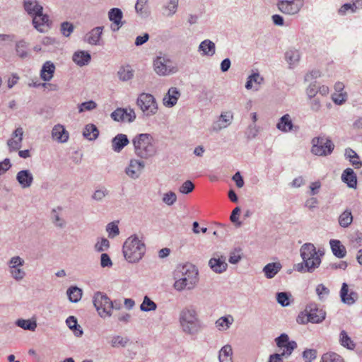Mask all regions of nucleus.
I'll return each instance as SVG.
<instances>
[{
	"label": "nucleus",
	"mask_w": 362,
	"mask_h": 362,
	"mask_svg": "<svg viewBox=\"0 0 362 362\" xmlns=\"http://www.w3.org/2000/svg\"><path fill=\"white\" fill-rule=\"evenodd\" d=\"M312 153L319 156L330 155L334 148V144L332 141L325 136H317L313 138L312 140Z\"/></svg>",
	"instance_id": "obj_7"
},
{
	"label": "nucleus",
	"mask_w": 362,
	"mask_h": 362,
	"mask_svg": "<svg viewBox=\"0 0 362 362\" xmlns=\"http://www.w3.org/2000/svg\"><path fill=\"white\" fill-rule=\"evenodd\" d=\"M357 8V6H356V4H343L339 9L338 12L340 15H345L346 13L349 11V10H351V11L354 13L356 11Z\"/></svg>",
	"instance_id": "obj_62"
},
{
	"label": "nucleus",
	"mask_w": 362,
	"mask_h": 362,
	"mask_svg": "<svg viewBox=\"0 0 362 362\" xmlns=\"http://www.w3.org/2000/svg\"><path fill=\"white\" fill-rule=\"evenodd\" d=\"M23 7L25 11L33 18L43 11L42 6L38 4L37 0H24Z\"/></svg>",
	"instance_id": "obj_21"
},
{
	"label": "nucleus",
	"mask_w": 362,
	"mask_h": 362,
	"mask_svg": "<svg viewBox=\"0 0 362 362\" xmlns=\"http://www.w3.org/2000/svg\"><path fill=\"white\" fill-rule=\"evenodd\" d=\"M320 362H344V360L337 353L327 352L322 356Z\"/></svg>",
	"instance_id": "obj_46"
},
{
	"label": "nucleus",
	"mask_w": 362,
	"mask_h": 362,
	"mask_svg": "<svg viewBox=\"0 0 362 362\" xmlns=\"http://www.w3.org/2000/svg\"><path fill=\"white\" fill-rule=\"evenodd\" d=\"M234 321L230 315L219 317L215 322L216 327L220 331H225L230 328Z\"/></svg>",
	"instance_id": "obj_33"
},
{
	"label": "nucleus",
	"mask_w": 362,
	"mask_h": 362,
	"mask_svg": "<svg viewBox=\"0 0 362 362\" xmlns=\"http://www.w3.org/2000/svg\"><path fill=\"white\" fill-rule=\"evenodd\" d=\"M123 254L131 263L139 262L146 252L145 244L134 235L128 238L123 245Z\"/></svg>",
	"instance_id": "obj_3"
},
{
	"label": "nucleus",
	"mask_w": 362,
	"mask_h": 362,
	"mask_svg": "<svg viewBox=\"0 0 362 362\" xmlns=\"http://www.w3.org/2000/svg\"><path fill=\"white\" fill-rule=\"evenodd\" d=\"M176 279L173 287L177 291L185 289L191 290L194 288L198 281V270L192 264L179 265L174 274Z\"/></svg>",
	"instance_id": "obj_1"
},
{
	"label": "nucleus",
	"mask_w": 362,
	"mask_h": 362,
	"mask_svg": "<svg viewBox=\"0 0 362 362\" xmlns=\"http://www.w3.org/2000/svg\"><path fill=\"white\" fill-rule=\"evenodd\" d=\"M123 17L122 11L119 8H112L108 12V18L110 21H112L115 25H117V28H112V30L113 31H117L119 29L120 27L123 25V22L122 21Z\"/></svg>",
	"instance_id": "obj_19"
},
{
	"label": "nucleus",
	"mask_w": 362,
	"mask_h": 362,
	"mask_svg": "<svg viewBox=\"0 0 362 362\" xmlns=\"http://www.w3.org/2000/svg\"><path fill=\"white\" fill-rule=\"evenodd\" d=\"M108 194H109V190H107V188L103 187L99 189H96L93 192L91 198L95 201L101 202Z\"/></svg>",
	"instance_id": "obj_51"
},
{
	"label": "nucleus",
	"mask_w": 362,
	"mask_h": 362,
	"mask_svg": "<svg viewBox=\"0 0 362 362\" xmlns=\"http://www.w3.org/2000/svg\"><path fill=\"white\" fill-rule=\"evenodd\" d=\"M49 21V17L47 15H45L41 12V13L36 14L35 17L33 18V24L38 31L40 33H43L44 30L42 28V26L47 24Z\"/></svg>",
	"instance_id": "obj_35"
},
{
	"label": "nucleus",
	"mask_w": 362,
	"mask_h": 362,
	"mask_svg": "<svg viewBox=\"0 0 362 362\" xmlns=\"http://www.w3.org/2000/svg\"><path fill=\"white\" fill-rule=\"evenodd\" d=\"M194 189V185L191 180H186L179 188L180 193L187 194L192 192Z\"/></svg>",
	"instance_id": "obj_54"
},
{
	"label": "nucleus",
	"mask_w": 362,
	"mask_h": 362,
	"mask_svg": "<svg viewBox=\"0 0 362 362\" xmlns=\"http://www.w3.org/2000/svg\"><path fill=\"white\" fill-rule=\"evenodd\" d=\"M117 76L119 80L122 81H127L133 78L134 71L129 65L126 66H122L117 71Z\"/></svg>",
	"instance_id": "obj_39"
},
{
	"label": "nucleus",
	"mask_w": 362,
	"mask_h": 362,
	"mask_svg": "<svg viewBox=\"0 0 362 362\" xmlns=\"http://www.w3.org/2000/svg\"><path fill=\"white\" fill-rule=\"evenodd\" d=\"M305 311L308 313V318L307 320H310L312 323H320L326 317V312L322 308H320L315 303L308 304Z\"/></svg>",
	"instance_id": "obj_11"
},
{
	"label": "nucleus",
	"mask_w": 362,
	"mask_h": 362,
	"mask_svg": "<svg viewBox=\"0 0 362 362\" xmlns=\"http://www.w3.org/2000/svg\"><path fill=\"white\" fill-rule=\"evenodd\" d=\"M275 341L278 347L283 348V346L289 341V337L288 334L283 333L275 339Z\"/></svg>",
	"instance_id": "obj_64"
},
{
	"label": "nucleus",
	"mask_w": 362,
	"mask_h": 362,
	"mask_svg": "<svg viewBox=\"0 0 362 362\" xmlns=\"http://www.w3.org/2000/svg\"><path fill=\"white\" fill-rule=\"evenodd\" d=\"M91 59L90 54L86 51H76L72 56V60L79 66L87 65Z\"/></svg>",
	"instance_id": "obj_25"
},
{
	"label": "nucleus",
	"mask_w": 362,
	"mask_h": 362,
	"mask_svg": "<svg viewBox=\"0 0 362 362\" xmlns=\"http://www.w3.org/2000/svg\"><path fill=\"white\" fill-rule=\"evenodd\" d=\"M153 67L159 76H167L177 71L176 68L172 65L171 60L165 56H158L153 61Z\"/></svg>",
	"instance_id": "obj_9"
},
{
	"label": "nucleus",
	"mask_w": 362,
	"mask_h": 362,
	"mask_svg": "<svg viewBox=\"0 0 362 362\" xmlns=\"http://www.w3.org/2000/svg\"><path fill=\"white\" fill-rule=\"evenodd\" d=\"M55 71V65L51 61L45 62L40 71V77L44 81H50Z\"/></svg>",
	"instance_id": "obj_27"
},
{
	"label": "nucleus",
	"mask_w": 362,
	"mask_h": 362,
	"mask_svg": "<svg viewBox=\"0 0 362 362\" xmlns=\"http://www.w3.org/2000/svg\"><path fill=\"white\" fill-rule=\"evenodd\" d=\"M74 26L72 23L64 21L61 23L60 31L64 37H69L74 32Z\"/></svg>",
	"instance_id": "obj_49"
},
{
	"label": "nucleus",
	"mask_w": 362,
	"mask_h": 362,
	"mask_svg": "<svg viewBox=\"0 0 362 362\" xmlns=\"http://www.w3.org/2000/svg\"><path fill=\"white\" fill-rule=\"evenodd\" d=\"M28 43L22 40L18 41L16 44V52L17 55L21 59H25L28 56Z\"/></svg>",
	"instance_id": "obj_43"
},
{
	"label": "nucleus",
	"mask_w": 362,
	"mask_h": 362,
	"mask_svg": "<svg viewBox=\"0 0 362 362\" xmlns=\"http://www.w3.org/2000/svg\"><path fill=\"white\" fill-rule=\"evenodd\" d=\"M135 154L141 158L147 159L153 156L156 148L153 144V137L149 134H139L132 139Z\"/></svg>",
	"instance_id": "obj_4"
},
{
	"label": "nucleus",
	"mask_w": 362,
	"mask_h": 362,
	"mask_svg": "<svg viewBox=\"0 0 362 362\" xmlns=\"http://www.w3.org/2000/svg\"><path fill=\"white\" fill-rule=\"evenodd\" d=\"M199 51H202L203 55L212 57L216 52L215 44L210 40H204L199 45Z\"/></svg>",
	"instance_id": "obj_31"
},
{
	"label": "nucleus",
	"mask_w": 362,
	"mask_h": 362,
	"mask_svg": "<svg viewBox=\"0 0 362 362\" xmlns=\"http://www.w3.org/2000/svg\"><path fill=\"white\" fill-rule=\"evenodd\" d=\"M316 293L320 300L326 298L329 294V290L324 284H318L316 287Z\"/></svg>",
	"instance_id": "obj_55"
},
{
	"label": "nucleus",
	"mask_w": 362,
	"mask_h": 362,
	"mask_svg": "<svg viewBox=\"0 0 362 362\" xmlns=\"http://www.w3.org/2000/svg\"><path fill=\"white\" fill-rule=\"evenodd\" d=\"M110 117L116 122H132L136 119V114L132 108L118 107L111 113Z\"/></svg>",
	"instance_id": "obj_12"
},
{
	"label": "nucleus",
	"mask_w": 362,
	"mask_h": 362,
	"mask_svg": "<svg viewBox=\"0 0 362 362\" xmlns=\"http://www.w3.org/2000/svg\"><path fill=\"white\" fill-rule=\"evenodd\" d=\"M33 180V175L29 170H22L16 175V180L23 189L30 187Z\"/></svg>",
	"instance_id": "obj_16"
},
{
	"label": "nucleus",
	"mask_w": 362,
	"mask_h": 362,
	"mask_svg": "<svg viewBox=\"0 0 362 362\" xmlns=\"http://www.w3.org/2000/svg\"><path fill=\"white\" fill-rule=\"evenodd\" d=\"M293 127V124L288 114L283 115L276 124V128L283 132H290Z\"/></svg>",
	"instance_id": "obj_29"
},
{
	"label": "nucleus",
	"mask_w": 362,
	"mask_h": 362,
	"mask_svg": "<svg viewBox=\"0 0 362 362\" xmlns=\"http://www.w3.org/2000/svg\"><path fill=\"white\" fill-rule=\"evenodd\" d=\"M128 341L129 339L127 338H124L121 336L117 335L112 338L110 343L112 347H124L127 344Z\"/></svg>",
	"instance_id": "obj_53"
},
{
	"label": "nucleus",
	"mask_w": 362,
	"mask_h": 362,
	"mask_svg": "<svg viewBox=\"0 0 362 362\" xmlns=\"http://www.w3.org/2000/svg\"><path fill=\"white\" fill-rule=\"evenodd\" d=\"M177 201V196L173 192H168L164 194L163 197V202L168 206H171Z\"/></svg>",
	"instance_id": "obj_56"
},
{
	"label": "nucleus",
	"mask_w": 362,
	"mask_h": 362,
	"mask_svg": "<svg viewBox=\"0 0 362 362\" xmlns=\"http://www.w3.org/2000/svg\"><path fill=\"white\" fill-rule=\"evenodd\" d=\"M263 81V78L260 76L258 73L253 74L247 78V81L245 83V88L247 89H251L252 88V83H255L259 85Z\"/></svg>",
	"instance_id": "obj_48"
},
{
	"label": "nucleus",
	"mask_w": 362,
	"mask_h": 362,
	"mask_svg": "<svg viewBox=\"0 0 362 362\" xmlns=\"http://www.w3.org/2000/svg\"><path fill=\"white\" fill-rule=\"evenodd\" d=\"M93 302L96 310L101 317H110L112 315V300L105 293L98 291L94 294Z\"/></svg>",
	"instance_id": "obj_6"
},
{
	"label": "nucleus",
	"mask_w": 362,
	"mask_h": 362,
	"mask_svg": "<svg viewBox=\"0 0 362 362\" xmlns=\"http://www.w3.org/2000/svg\"><path fill=\"white\" fill-rule=\"evenodd\" d=\"M136 104L146 116H152L157 112V103L153 95L150 93H141L137 98Z\"/></svg>",
	"instance_id": "obj_8"
},
{
	"label": "nucleus",
	"mask_w": 362,
	"mask_h": 362,
	"mask_svg": "<svg viewBox=\"0 0 362 362\" xmlns=\"http://www.w3.org/2000/svg\"><path fill=\"white\" fill-rule=\"evenodd\" d=\"M66 323L69 328L74 331L76 337H81L83 334V330L80 325H78L77 319L74 316H69L66 320Z\"/></svg>",
	"instance_id": "obj_38"
},
{
	"label": "nucleus",
	"mask_w": 362,
	"mask_h": 362,
	"mask_svg": "<svg viewBox=\"0 0 362 362\" xmlns=\"http://www.w3.org/2000/svg\"><path fill=\"white\" fill-rule=\"evenodd\" d=\"M353 221V216L351 210L346 209L339 217V223L343 228H347Z\"/></svg>",
	"instance_id": "obj_41"
},
{
	"label": "nucleus",
	"mask_w": 362,
	"mask_h": 362,
	"mask_svg": "<svg viewBox=\"0 0 362 362\" xmlns=\"http://www.w3.org/2000/svg\"><path fill=\"white\" fill-rule=\"evenodd\" d=\"M233 115L230 112L221 113L219 120L213 124V130L218 132L223 128H226L231 123Z\"/></svg>",
	"instance_id": "obj_22"
},
{
	"label": "nucleus",
	"mask_w": 362,
	"mask_h": 362,
	"mask_svg": "<svg viewBox=\"0 0 362 362\" xmlns=\"http://www.w3.org/2000/svg\"><path fill=\"white\" fill-rule=\"evenodd\" d=\"M157 308L156 303L149 297L145 296L142 303L140 305V310L144 312H150L156 310Z\"/></svg>",
	"instance_id": "obj_44"
},
{
	"label": "nucleus",
	"mask_w": 362,
	"mask_h": 362,
	"mask_svg": "<svg viewBox=\"0 0 362 362\" xmlns=\"http://www.w3.org/2000/svg\"><path fill=\"white\" fill-rule=\"evenodd\" d=\"M285 58L291 68L292 66H296L298 63L300 55L298 50L290 49L285 53Z\"/></svg>",
	"instance_id": "obj_40"
},
{
	"label": "nucleus",
	"mask_w": 362,
	"mask_h": 362,
	"mask_svg": "<svg viewBox=\"0 0 362 362\" xmlns=\"http://www.w3.org/2000/svg\"><path fill=\"white\" fill-rule=\"evenodd\" d=\"M129 144V140L126 134H118L112 139V149L116 153H119Z\"/></svg>",
	"instance_id": "obj_17"
},
{
	"label": "nucleus",
	"mask_w": 362,
	"mask_h": 362,
	"mask_svg": "<svg viewBox=\"0 0 362 362\" xmlns=\"http://www.w3.org/2000/svg\"><path fill=\"white\" fill-rule=\"evenodd\" d=\"M83 135L86 139L93 141L98 137L99 130L95 124H88L84 128Z\"/></svg>",
	"instance_id": "obj_34"
},
{
	"label": "nucleus",
	"mask_w": 362,
	"mask_h": 362,
	"mask_svg": "<svg viewBox=\"0 0 362 362\" xmlns=\"http://www.w3.org/2000/svg\"><path fill=\"white\" fill-rule=\"evenodd\" d=\"M179 0H169L166 4H164L162 8L165 11L163 15L167 17L173 16L177 11Z\"/></svg>",
	"instance_id": "obj_36"
},
{
	"label": "nucleus",
	"mask_w": 362,
	"mask_h": 362,
	"mask_svg": "<svg viewBox=\"0 0 362 362\" xmlns=\"http://www.w3.org/2000/svg\"><path fill=\"white\" fill-rule=\"evenodd\" d=\"M23 129L18 127L12 134V137L8 140L7 145L10 151H16L21 148Z\"/></svg>",
	"instance_id": "obj_14"
},
{
	"label": "nucleus",
	"mask_w": 362,
	"mask_h": 362,
	"mask_svg": "<svg viewBox=\"0 0 362 362\" xmlns=\"http://www.w3.org/2000/svg\"><path fill=\"white\" fill-rule=\"evenodd\" d=\"M66 294L71 302L78 303L82 297V290L77 286H72L67 289Z\"/></svg>",
	"instance_id": "obj_37"
},
{
	"label": "nucleus",
	"mask_w": 362,
	"mask_h": 362,
	"mask_svg": "<svg viewBox=\"0 0 362 362\" xmlns=\"http://www.w3.org/2000/svg\"><path fill=\"white\" fill-rule=\"evenodd\" d=\"M103 26H98L94 28L86 35L85 40L90 45H99V42L103 33Z\"/></svg>",
	"instance_id": "obj_28"
},
{
	"label": "nucleus",
	"mask_w": 362,
	"mask_h": 362,
	"mask_svg": "<svg viewBox=\"0 0 362 362\" xmlns=\"http://www.w3.org/2000/svg\"><path fill=\"white\" fill-rule=\"evenodd\" d=\"M349 286L346 283H343L341 291H340V297L341 301L347 305H352L355 303L357 298V293L351 291L349 294Z\"/></svg>",
	"instance_id": "obj_20"
},
{
	"label": "nucleus",
	"mask_w": 362,
	"mask_h": 362,
	"mask_svg": "<svg viewBox=\"0 0 362 362\" xmlns=\"http://www.w3.org/2000/svg\"><path fill=\"white\" fill-rule=\"evenodd\" d=\"M282 266L280 262H272L266 264L263 272L267 279H272L281 270Z\"/></svg>",
	"instance_id": "obj_30"
},
{
	"label": "nucleus",
	"mask_w": 362,
	"mask_h": 362,
	"mask_svg": "<svg viewBox=\"0 0 362 362\" xmlns=\"http://www.w3.org/2000/svg\"><path fill=\"white\" fill-rule=\"evenodd\" d=\"M106 230L110 237H115L119 233L118 226L114 222H111L107 225Z\"/></svg>",
	"instance_id": "obj_60"
},
{
	"label": "nucleus",
	"mask_w": 362,
	"mask_h": 362,
	"mask_svg": "<svg viewBox=\"0 0 362 362\" xmlns=\"http://www.w3.org/2000/svg\"><path fill=\"white\" fill-rule=\"evenodd\" d=\"M303 0H281L277 3L279 10L286 15L297 14L303 6Z\"/></svg>",
	"instance_id": "obj_10"
},
{
	"label": "nucleus",
	"mask_w": 362,
	"mask_h": 362,
	"mask_svg": "<svg viewBox=\"0 0 362 362\" xmlns=\"http://www.w3.org/2000/svg\"><path fill=\"white\" fill-rule=\"evenodd\" d=\"M317 350L314 349H306L302 354L304 362H312L317 358Z\"/></svg>",
	"instance_id": "obj_50"
},
{
	"label": "nucleus",
	"mask_w": 362,
	"mask_h": 362,
	"mask_svg": "<svg viewBox=\"0 0 362 362\" xmlns=\"http://www.w3.org/2000/svg\"><path fill=\"white\" fill-rule=\"evenodd\" d=\"M318 92V86L317 85V82L314 81L313 83H310L309 86L307 88L306 93L308 97L309 98H313L315 97L316 94Z\"/></svg>",
	"instance_id": "obj_61"
},
{
	"label": "nucleus",
	"mask_w": 362,
	"mask_h": 362,
	"mask_svg": "<svg viewBox=\"0 0 362 362\" xmlns=\"http://www.w3.org/2000/svg\"><path fill=\"white\" fill-rule=\"evenodd\" d=\"M339 341L341 346L349 350H354L356 348L355 342L348 335L345 330H341L340 332Z\"/></svg>",
	"instance_id": "obj_32"
},
{
	"label": "nucleus",
	"mask_w": 362,
	"mask_h": 362,
	"mask_svg": "<svg viewBox=\"0 0 362 362\" xmlns=\"http://www.w3.org/2000/svg\"><path fill=\"white\" fill-rule=\"evenodd\" d=\"M341 180L350 188H356L357 185V177L353 169L348 168L345 169L341 175Z\"/></svg>",
	"instance_id": "obj_24"
},
{
	"label": "nucleus",
	"mask_w": 362,
	"mask_h": 362,
	"mask_svg": "<svg viewBox=\"0 0 362 362\" xmlns=\"http://www.w3.org/2000/svg\"><path fill=\"white\" fill-rule=\"evenodd\" d=\"M10 269L12 277L16 281L22 280L25 277V272L19 267Z\"/></svg>",
	"instance_id": "obj_57"
},
{
	"label": "nucleus",
	"mask_w": 362,
	"mask_h": 362,
	"mask_svg": "<svg viewBox=\"0 0 362 362\" xmlns=\"http://www.w3.org/2000/svg\"><path fill=\"white\" fill-rule=\"evenodd\" d=\"M309 105L310 110L315 112L320 111L321 108V102L318 98H310Z\"/></svg>",
	"instance_id": "obj_63"
},
{
	"label": "nucleus",
	"mask_w": 362,
	"mask_h": 362,
	"mask_svg": "<svg viewBox=\"0 0 362 362\" xmlns=\"http://www.w3.org/2000/svg\"><path fill=\"white\" fill-rule=\"evenodd\" d=\"M209 266L213 272L217 274H221L227 269L228 264L226 262V257H212L209 261Z\"/></svg>",
	"instance_id": "obj_18"
},
{
	"label": "nucleus",
	"mask_w": 362,
	"mask_h": 362,
	"mask_svg": "<svg viewBox=\"0 0 362 362\" xmlns=\"http://www.w3.org/2000/svg\"><path fill=\"white\" fill-rule=\"evenodd\" d=\"M180 95V93L177 88H170L167 95L163 98V105L168 107H173L177 103Z\"/></svg>",
	"instance_id": "obj_26"
},
{
	"label": "nucleus",
	"mask_w": 362,
	"mask_h": 362,
	"mask_svg": "<svg viewBox=\"0 0 362 362\" xmlns=\"http://www.w3.org/2000/svg\"><path fill=\"white\" fill-rule=\"evenodd\" d=\"M329 245L333 255L339 259L344 258L346 255V250L340 240L332 239L329 240Z\"/></svg>",
	"instance_id": "obj_23"
},
{
	"label": "nucleus",
	"mask_w": 362,
	"mask_h": 362,
	"mask_svg": "<svg viewBox=\"0 0 362 362\" xmlns=\"http://www.w3.org/2000/svg\"><path fill=\"white\" fill-rule=\"evenodd\" d=\"M96 103L93 100L82 103L78 107V112H83L85 110H92L96 107Z\"/></svg>",
	"instance_id": "obj_59"
},
{
	"label": "nucleus",
	"mask_w": 362,
	"mask_h": 362,
	"mask_svg": "<svg viewBox=\"0 0 362 362\" xmlns=\"http://www.w3.org/2000/svg\"><path fill=\"white\" fill-rule=\"evenodd\" d=\"M286 344L283 346V348H284L283 352L279 354L282 356H289L293 350L297 348V343L295 341H289Z\"/></svg>",
	"instance_id": "obj_52"
},
{
	"label": "nucleus",
	"mask_w": 362,
	"mask_h": 362,
	"mask_svg": "<svg viewBox=\"0 0 362 362\" xmlns=\"http://www.w3.org/2000/svg\"><path fill=\"white\" fill-rule=\"evenodd\" d=\"M57 210L62 211V208L61 206H58L57 209H53L52 210V220L55 226L63 228L65 226L66 222L59 216Z\"/></svg>",
	"instance_id": "obj_45"
},
{
	"label": "nucleus",
	"mask_w": 362,
	"mask_h": 362,
	"mask_svg": "<svg viewBox=\"0 0 362 362\" xmlns=\"http://www.w3.org/2000/svg\"><path fill=\"white\" fill-rule=\"evenodd\" d=\"M69 134L64 127L60 124H56L52 129V138L58 143H66L69 140Z\"/></svg>",
	"instance_id": "obj_15"
},
{
	"label": "nucleus",
	"mask_w": 362,
	"mask_h": 362,
	"mask_svg": "<svg viewBox=\"0 0 362 362\" xmlns=\"http://www.w3.org/2000/svg\"><path fill=\"white\" fill-rule=\"evenodd\" d=\"M300 252L308 272H313L319 267L321 259L313 243L303 244L300 247Z\"/></svg>",
	"instance_id": "obj_5"
},
{
	"label": "nucleus",
	"mask_w": 362,
	"mask_h": 362,
	"mask_svg": "<svg viewBox=\"0 0 362 362\" xmlns=\"http://www.w3.org/2000/svg\"><path fill=\"white\" fill-rule=\"evenodd\" d=\"M16 325L25 330L29 331H35L37 327L36 321L33 320L18 319Z\"/></svg>",
	"instance_id": "obj_42"
},
{
	"label": "nucleus",
	"mask_w": 362,
	"mask_h": 362,
	"mask_svg": "<svg viewBox=\"0 0 362 362\" xmlns=\"http://www.w3.org/2000/svg\"><path fill=\"white\" fill-rule=\"evenodd\" d=\"M179 322L182 332L188 335H196L204 328L196 308L192 305L182 309L179 315Z\"/></svg>",
	"instance_id": "obj_2"
},
{
	"label": "nucleus",
	"mask_w": 362,
	"mask_h": 362,
	"mask_svg": "<svg viewBox=\"0 0 362 362\" xmlns=\"http://www.w3.org/2000/svg\"><path fill=\"white\" fill-rule=\"evenodd\" d=\"M290 297L291 294L287 292H278L276 293V300L282 307H286L290 305Z\"/></svg>",
	"instance_id": "obj_47"
},
{
	"label": "nucleus",
	"mask_w": 362,
	"mask_h": 362,
	"mask_svg": "<svg viewBox=\"0 0 362 362\" xmlns=\"http://www.w3.org/2000/svg\"><path fill=\"white\" fill-rule=\"evenodd\" d=\"M110 247V242L106 238H102L100 242H98L95 245V249L98 252H103Z\"/></svg>",
	"instance_id": "obj_58"
},
{
	"label": "nucleus",
	"mask_w": 362,
	"mask_h": 362,
	"mask_svg": "<svg viewBox=\"0 0 362 362\" xmlns=\"http://www.w3.org/2000/svg\"><path fill=\"white\" fill-rule=\"evenodd\" d=\"M144 166L145 165L143 161L131 159L124 172L130 178L136 180L139 177L140 172Z\"/></svg>",
	"instance_id": "obj_13"
}]
</instances>
